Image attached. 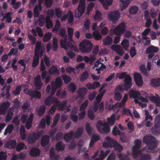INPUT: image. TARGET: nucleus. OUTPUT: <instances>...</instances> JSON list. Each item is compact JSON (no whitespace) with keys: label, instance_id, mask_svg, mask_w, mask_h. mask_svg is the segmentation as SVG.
Here are the masks:
<instances>
[{"label":"nucleus","instance_id":"nucleus-15","mask_svg":"<svg viewBox=\"0 0 160 160\" xmlns=\"http://www.w3.org/2000/svg\"><path fill=\"white\" fill-rule=\"evenodd\" d=\"M38 134L35 132H33L30 134L28 138V142L29 143L33 144L39 137Z\"/></svg>","mask_w":160,"mask_h":160},{"label":"nucleus","instance_id":"nucleus-32","mask_svg":"<svg viewBox=\"0 0 160 160\" xmlns=\"http://www.w3.org/2000/svg\"><path fill=\"white\" fill-rule=\"evenodd\" d=\"M14 127V125L12 124L8 125L4 131V135H6L8 133L11 134L13 130Z\"/></svg>","mask_w":160,"mask_h":160},{"label":"nucleus","instance_id":"nucleus-33","mask_svg":"<svg viewBox=\"0 0 160 160\" xmlns=\"http://www.w3.org/2000/svg\"><path fill=\"white\" fill-rule=\"evenodd\" d=\"M122 3V5L121 6V9L122 10L125 9L127 7L131 2V0H120Z\"/></svg>","mask_w":160,"mask_h":160},{"label":"nucleus","instance_id":"nucleus-34","mask_svg":"<svg viewBox=\"0 0 160 160\" xmlns=\"http://www.w3.org/2000/svg\"><path fill=\"white\" fill-rule=\"evenodd\" d=\"M119 135L120 136V139L122 142L125 143L128 141V138L125 133L122 132Z\"/></svg>","mask_w":160,"mask_h":160},{"label":"nucleus","instance_id":"nucleus-18","mask_svg":"<svg viewBox=\"0 0 160 160\" xmlns=\"http://www.w3.org/2000/svg\"><path fill=\"white\" fill-rule=\"evenodd\" d=\"M112 147L114 148L115 151L119 153H121L123 148V147L116 141L113 142Z\"/></svg>","mask_w":160,"mask_h":160},{"label":"nucleus","instance_id":"nucleus-9","mask_svg":"<svg viewBox=\"0 0 160 160\" xmlns=\"http://www.w3.org/2000/svg\"><path fill=\"white\" fill-rule=\"evenodd\" d=\"M134 78L136 85L138 87H141L143 84V80L141 75L137 72L133 74Z\"/></svg>","mask_w":160,"mask_h":160},{"label":"nucleus","instance_id":"nucleus-44","mask_svg":"<svg viewBox=\"0 0 160 160\" xmlns=\"http://www.w3.org/2000/svg\"><path fill=\"white\" fill-rule=\"evenodd\" d=\"M46 109V108L44 106H42L40 107L38 112V116L39 117L43 116L45 112Z\"/></svg>","mask_w":160,"mask_h":160},{"label":"nucleus","instance_id":"nucleus-52","mask_svg":"<svg viewBox=\"0 0 160 160\" xmlns=\"http://www.w3.org/2000/svg\"><path fill=\"white\" fill-rule=\"evenodd\" d=\"M62 77L64 81V83L66 84H68L71 80V78L66 74L63 75Z\"/></svg>","mask_w":160,"mask_h":160},{"label":"nucleus","instance_id":"nucleus-62","mask_svg":"<svg viewBox=\"0 0 160 160\" xmlns=\"http://www.w3.org/2000/svg\"><path fill=\"white\" fill-rule=\"evenodd\" d=\"M55 11L56 15L58 18H60L63 14V12L59 8H56L55 9Z\"/></svg>","mask_w":160,"mask_h":160},{"label":"nucleus","instance_id":"nucleus-22","mask_svg":"<svg viewBox=\"0 0 160 160\" xmlns=\"http://www.w3.org/2000/svg\"><path fill=\"white\" fill-rule=\"evenodd\" d=\"M13 112L12 111L11 108H9L8 110L5 117V121L6 122H8L12 119L13 117Z\"/></svg>","mask_w":160,"mask_h":160},{"label":"nucleus","instance_id":"nucleus-58","mask_svg":"<svg viewBox=\"0 0 160 160\" xmlns=\"http://www.w3.org/2000/svg\"><path fill=\"white\" fill-rule=\"evenodd\" d=\"M68 38L69 40L72 39L73 34V29L72 28L69 27L68 28Z\"/></svg>","mask_w":160,"mask_h":160},{"label":"nucleus","instance_id":"nucleus-30","mask_svg":"<svg viewBox=\"0 0 160 160\" xmlns=\"http://www.w3.org/2000/svg\"><path fill=\"white\" fill-rule=\"evenodd\" d=\"M64 145L62 142H58L56 145V150L58 152L63 151L64 149Z\"/></svg>","mask_w":160,"mask_h":160},{"label":"nucleus","instance_id":"nucleus-27","mask_svg":"<svg viewBox=\"0 0 160 160\" xmlns=\"http://www.w3.org/2000/svg\"><path fill=\"white\" fill-rule=\"evenodd\" d=\"M129 95L130 98H138V96L140 95V93L138 91L132 90L130 91Z\"/></svg>","mask_w":160,"mask_h":160},{"label":"nucleus","instance_id":"nucleus-59","mask_svg":"<svg viewBox=\"0 0 160 160\" xmlns=\"http://www.w3.org/2000/svg\"><path fill=\"white\" fill-rule=\"evenodd\" d=\"M12 122L16 126H18L20 124V121L19 119L18 116H16L13 118Z\"/></svg>","mask_w":160,"mask_h":160},{"label":"nucleus","instance_id":"nucleus-31","mask_svg":"<svg viewBox=\"0 0 160 160\" xmlns=\"http://www.w3.org/2000/svg\"><path fill=\"white\" fill-rule=\"evenodd\" d=\"M46 28L49 29L51 28L53 25V23L49 17H46L45 18Z\"/></svg>","mask_w":160,"mask_h":160},{"label":"nucleus","instance_id":"nucleus-41","mask_svg":"<svg viewBox=\"0 0 160 160\" xmlns=\"http://www.w3.org/2000/svg\"><path fill=\"white\" fill-rule=\"evenodd\" d=\"M113 2V0H105L103 4V8L106 10L108 9V6L111 5Z\"/></svg>","mask_w":160,"mask_h":160},{"label":"nucleus","instance_id":"nucleus-8","mask_svg":"<svg viewBox=\"0 0 160 160\" xmlns=\"http://www.w3.org/2000/svg\"><path fill=\"white\" fill-rule=\"evenodd\" d=\"M132 78L130 75H128L124 79L123 88L125 90H127L132 86Z\"/></svg>","mask_w":160,"mask_h":160},{"label":"nucleus","instance_id":"nucleus-19","mask_svg":"<svg viewBox=\"0 0 160 160\" xmlns=\"http://www.w3.org/2000/svg\"><path fill=\"white\" fill-rule=\"evenodd\" d=\"M158 51L159 49L158 47L151 45L146 48L145 52L146 54H148L151 53H156Z\"/></svg>","mask_w":160,"mask_h":160},{"label":"nucleus","instance_id":"nucleus-28","mask_svg":"<svg viewBox=\"0 0 160 160\" xmlns=\"http://www.w3.org/2000/svg\"><path fill=\"white\" fill-rule=\"evenodd\" d=\"M84 129L83 127L78 128L75 132V137L76 138H79L82 135Z\"/></svg>","mask_w":160,"mask_h":160},{"label":"nucleus","instance_id":"nucleus-46","mask_svg":"<svg viewBox=\"0 0 160 160\" xmlns=\"http://www.w3.org/2000/svg\"><path fill=\"white\" fill-rule=\"evenodd\" d=\"M140 70L142 73L146 76H148V74L145 67V65L144 64L141 65L140 67Z\"/></svg>","mask_w":160,"mask_h":160},{"label":"nucleus","instance_id":"nucleus-26","mask_svg":"<svg viewBox=\"0 0 160 160\" xmlns=\"http://www.w3.org/2000/svg\"><path fill=\"white\" fill-rule=\"evenodd\" d=\"M74 133L73 131H71L68 133H66L64 135V140L67 142H69L71 140L74 135Z\"/></svg>","mask_w":160,"mask_h":160},{"label":"nucleus","instance_id":"nucleus-37","mask_svg":"<svg viewBox=\"0 0 160 160\" xmlns=\"http://www.w3.org/2000/svg\"><path fill=\"white\" fill-rule=\"evenodd\" d=\"M35 85L36 88H40L42 85L40 76H38L35 78Z\"/></svg>","mask_w":160,"mask_h":160},{"label":"nucleus","instance_id":"nucleus-56","mask_svg":"<svg viewBox=\"0 0 160 160\" xmlns=\"http://www.w3.org/2000/svg\"><path fill=\"white\" fill-rule=\"evenodd\" d=\"M128 75L127 74V72H123L121 73H118L117 74L116 76L120 79H122L125 78Z\"/></svg>","mask_w":160,"mask_h":160},{"label":"nucleus","instance_id":"nucleus-36","mask_svg":"<svg viewBox=\"0 0 160 160\" xmlns=\"http://www.w3.org/2000/svg\"><path fill=\"white\" fill-rule=\"evenodd\" d=\"M115 115L114 114H112L110 118H107L108 124L110 126H113L115 122Z\"/></svg>","mask_w":160,"mask_h":160},{"label":"nucleus","instance_id":"nucleus-43","mask_svg":"<svg viewBox=\"0 0 160 160\" xmlns=\"http://www.w3.org/2000/svg\"><path fill=\"white\" fill-rule=\"evenodd\" d=\"M68 89L70 92H74L76 90L77 87L75 84L73 82H71L69 84Z\"/></svg>","mask_w":160,"mask_h":160},{"label":"nucleus","instance_id":"nucleus-55","mask_svg":"<svg viewBox=\"0 0 160 160\" xmlns=\"http://www.w3.org/2000/svg\"><path fill=\"white\" fill-rule=\"evenodd\" d=\"M88 100H86L81 105L80 108V111H82L83 110L85 109L88 107Z\"/></svg>","mask_w":160,"mask_h":160},{"label":"nucleus","instance_id":"nucleus-12","mask_svg":"<svg viewBox=\"0 0 160 160\" xmlns=\"http://www.w3.org/2000/svg\"><path fill=\"white\" fill-rule=\"evenodd\" d=\"M57 98L51 96H49L47 97L44 101V103L46 106H49L52 103L55 104V102Z\"/></svg>","mask_w":160,"mask_h":160},{"label":"nucleus","instance_id":"nucleus-6","mask_svg":"<svg viewBox=\"0 0 160 160\" xmlns=\"http://www.w3.org/2000/svg\"><path fill=\"white\" fill-rule=\"evenodd\" d=\"M120 14L118 10L111 11L107 16L108 19L113 23H116L120 18Z\"/></svg>","mask_w":160,"mask_h":160},{"label":"nucleus","instance_id":"nucleus-64","mask_svg":"<svg viewBox=\"0 0 160 160\" xmlns=\"http://www.w3.org/2000/svg\"><path fill=\"white\" fill-rule=\"evenodd\" d=\"M129 53L132 58H133L137 54L136 48L134 46L132 47Z\"/></svg>","mask_w":160,"mask_h":160},{"label":"nucleus","instance_id":"nucleus-10","mask_svg":"<svg viewBox=\"0 0 160 160\" xmlns=\"http://www.w3.org/2000/svg\"><path fill=\"white\" fill-rule=\"evenodd\" d=\"M67 101L64 100L62 102L57 99L55 102V104L57 107H58V110L59 111H63L64 108L66 106L67 104Z\"/></svg>","mask_w":160,"mask_h":160},{"label":"nucleus","instance_id":"nucleus-47","mask_svg":"<svg viewBox=\"0 0 160 160\" xmlns=\"http://www.w3.org/2000/svg\"><path fill=\"white\" fill-rule=\"evenodd\" d=\"M85 129L89 135L92 134V128L89 123H87L86 124Z\"/></svg>","mask_w":160,"mask_h":160},{"label":"nucleus","instance_id":"nucleus-45","mask_svg":"<svg viewBox=\"0 0 160 160\" xmlns=\"http://www.w3.org/2000/svg\"><path fill=\"white\" fill-rule=\"evenodd\" d=\"M89 75V73L87 71L83 72L80 76L81 80L82 81H85L88 78Z\"/></svg>","mask_w":160,"mask_h":160},{"label":"nucleus","instance_id":"nucleus-21","mask_svg":"<svg viewBox=\"0 0 160 160\" xmlns=\"http://www.w3.org/2000/svg\"><path fill=\"white\" fill-rule=\"evenodd\" d=\"M49 73L51 75L55 74L58 75L60 74L59 70L57 68V66L55 65H52L48 70Z\"/></svg>","mask_w":160,"mask_h":160},{"label":"nucleus","instance_id":"nucleus-54","mask_svg":"<svg viewBox=\"0 0 160 160\" xmlns=\"http://www.w3.org/2000/svg\"><path fill=\"white\" fill-rule=\"evenodd\" d=\"M32 93V97H35L37 98H41V94L40 91L37 90L33 91Z\"/></svg>","mask_w":160,"mask_h":160},{"label":"nucleus","instance_id":"nucleus-20","mask_svg":"<svg viewBox=\"0 0 160 160\" xmlns=\"http://www.w3.org/2000/svg\"><path fill=\"white\" fill-rule=\"evenodd\" d=\"M40 154V151L38 148H32L30 150L29 154L31 156L33 157L39 156Z\"/></svg>","mask_w":160,"mask_h":160},{"label":"nucleus","instance_id":"nucleus-16","mask_svg":"<svg viewBox=\"0 0 160 160\" xmlns=\"http://www.w3.org/2000/svg\"><path fill=\"white\" fill-rule=\"evenodd\" d=\"M103 128L97 125V128L100 133L102 134L108 133L110 132V129L108 124Z\"/></svg>","mask_w":160,"mask_h":160},{"label":"nucleus","instance_id":"nucleus-48","mask_svg":"<svg viewBox=\"0 0 160 160\" xmlns=\"http://www.w3.org/2000/svg\"><path fill=\"white\" fill-rule=\"evenodd\" d=\"M68 20L69 24H71L74 21V17L72 11H69L68 13Z\"/></svg>","mask_w":160,"mask_h":160},{"label":"nucleus","instance_id":"nucleus-25","mask_svg":"<svg viewBox=\"0 0 160 160\" xmlns=\"http://www.w3.org/2000/svg\"><path fill=\"white\" fill-rule=\"evenodd\" d=\"M132 150V155L135 159L137 158L139 155L140 156L141 154L142 153L141 152V150L139 148H134V147H133Z\"/></svg>","mask_w":160,"mask_h":160},{"label":"nucleus","instance_id":"nucleus-7","mask_svg":"<svg viewBox=\"0 0 160 160\" xmlns=\"http://www.w3.org/2000/svg\"><path fill=\"white\" fill-rule=\"evenodd\" d=\"M126 27L125 23L122 22L114 29L113 32L115 34L120 35L124 32Z\"/></svg>","mask_w":160,"mask_h":160},{"label":"nucleus","instance_id":"nucleus-39","mask_svg":"<svg viewBox=\"0 0 160 160\" xmlns=\"http://www.w3.org/2000/svg\"><path fill=\"white\" fill-rule=\"evenodd\" d=\"M52 34L51 32H48L46 33L43 38V41L44 42H48L51 39Z\"/></svg>","mask_w":160,"mask_h":160},{"label":"nucleus","instance_id":"nucleus-17","mask_svg":"<svg viewBox=\"0 0 160 160\" xmlns=\"http://www.w3.org/2000/svg\"><path fill=\"white\" fill-rule=\"evenodd\" d=\"M50 138L49 136L45 135L42 136L41 138V144L42 147H45L50 142Z\"/></svg>","mask_w":160,"mask_h":160},{"label":"nucleus","instance_id":"nucleus-11","mask_svg":"<svg viewBox=\"0 0 160 160\" xmlns=\"http://www.w3.org/2000/svg\"><path fill=\"white\" fill-rule=\"evenodd\" d=\"M10 102L7 101L0 105V115H5L7 110L10 107Z\"/></svg>","mask_w":160,"mask_h":160},{"label":"nucleus","instance_id":"nucleus-42","mask_svg":"<svg viewBox=\"0 0 160 160\" xmlns=\"http://www.w3.org/2000/svg\"><path fill=\"white\" fill-rule=\"evenodd\" d=\"M138 11V8L135 6H132L129 10V12L131 14H135Z\"/></svg>","mask_w":160,"mask_h":160},{"label":"nucleus","instance_id":"nucleus-23","mask_svg":"<svg viewBox=\"0 0 160 160\" xmlns=\"http://www.w3.org/2000/svg\"><path fill=\"white\" fill-rule=\"evenodd\" d=\"M151 85L155 88L160 86V78H156L152 79L150 82Z\"/></svg>","mask_w":160,"mask_h":160},{"label":"nucleus","instance_id":"nucleus-29","mask_svg":"<svg viewBox=\"0 0 160 160\" xmlns=\"http://www.w3.org/2000/svg\"><path fill=\"white\" fill-rule=\"evenodd\" d=\"M125 50L127 51H129L128 48L129 46V43L127 39L123 40L121 43Z\"/></svg>","mask_w":160,"mask_h":160},{"label":"nucleus","instance_id":"nucleus-63","mask_svg":"<svg viewBox=\"0 0 160 160\" xmlns=\"http://www.w3.org/2000/svg\"><path fill=\"white\" fill-rule=\"evenodd\" d=\"M17 59L16 58H14L13 60L12 63L11 65V67L13 68L15 71H16L18 69V66L15 65L17 61Z\"/></svg>","mask_w":160,"mask_h":160},{"label":"nucleus","instance_id":"nucleus-24","mask_svg":"<svg viewBox=\"0 0 160 160\" xmlns=\"http://www.w3.org/2000/svg\"><path fill=\"white\" fill-rule=\"evenodd\" d=\"M112 38L109 36H106L103 41V44L105 46L111 45L112 43Z\"/></svg>","mask_w":160,"mask_h":160},{"label":"nucleus","instance_id":"nucleus-57","mask_svg":"<svg viewBox=\"0 0 160 160\" xmlns=\"http://www.w3.org/2000/svg\"><path fill=\"white\" fill-rule=\"evenodd\" d=\"M112 132L113 135L114 136H116L120 135V134L122 132L118 129L116 126H114L112 129Z\"/></svg>","mask_w":160,"mask_h":160},{"label":"nucleus","instance_id":"nucleus-50","mask_svg":"<svg viewBox=\"0 0 160 160\" xmlns=\"http://www.w3.org/2000/svg\"><path fill=\"white\" fill-rule=\"evenodd\" d=\"M22 86L21 85L18 86L16 88L15 90L12 91V92L13 94L15 96L19 95L22 90Z\"/></svg>","mask_w":160,"mask_h":160},{"label":"nucleus","instance_id":"nucleus-13","mask_svg":"<svg viewBox=\"0 0 160 160\" xmlns=\"http://www.w3.org/2000/svg\"><path fill=\"white\" fill-rule=\"evenodd\" d=\"M121 46L118 45H113L111 46V48L115 51L118 55L122 56L124 52L123 50L121 49Z\"/></svg>","mask_w":160,"mask_h":160},{"label":"nucleus","instance_id":"nucleus-61","mask_svg":"<svg viewBox=\"0 0 160 160\" xmlns=\"http://www.w3.org/2000/svg\"><path fill=\"white\" fill-rule=\"evenodd\" d=\"M25 61L24 59H20L18 62V63L20 64L21 66L24 68L22 70V72H24L26 67V64L25 63Z\"/></svg>","mask_w":160,"mask_h":160},{"label":"nucleus","instance_id":"nucleus-35","mask_svg":"<svg viewBox=\"0 0 160 160\" xmlns=\"http://www.w3.org/2000/svg\"><path fill=\"white\" fill-rule=\"evenodd\" d=\"M151 156L149 154L142 153L140 156L138 160H151Z\"/></svg>","mask_w":160,"mask_h":160},{"label":"nucleus","instance_id":"nucleus-4","mask_svg":"<svg viewBox=\"0 0 160 160\" xmlns=\"http://www.w3.org/2000/svg\"><path fill=\"white\" fill-rule=\"evenodd\" d=\"M57 35H60L62 38H63V39H62L60 41V44L62 48L65 49H68L67 46V36L66 34V30L64 28H61L57 31H54Z\"/></svg>","mask_w":160,"mask_h":160},{"label":"nucleus","instance_id":"nucleus-51","mask_svg":"<svg viewBox=\"0 0 160 160\" xmlns=\"http://www.w3.org/2000/svg\"><path fill=\"white\" fill-rule=\"evenodd\" d=\"M95 4L93 2L90 3L87 8L86 14L87 15H89L90 14V11L92 10V8L94 7Z\"/></svg>","mask_w":160,"mask_h":160},{"label":"nucleus","instance_id":"nucleus-40","mask_svg":"<svg viewBox=\"0 0 160 160\" xmlns=\"http://www.w3.org/2000/svg\"><path fill=\"white\" fill-rule=\"evenodd\" d=\"M94 19L95 20L101 21L102 19V14L99 11H97L94 16Z\"/></svg>","mask_w":160,"mask_h":160},{"label":"nucleus","instance_id":"nucleus-49","mask_svg":"<svg viewBox=\"0 0 160 160\" xmlns=\"http://www.w3.org/2000/svg\"><path fill=\"white\" fill-rule=\"evenodd\" d=\"M52 49L54 51H57L58 48V40L56 38H53L52 41Z\"/></svg>","mask_w":160,"mask_h":160},{"label":"nucleus","instance_id":"nucleus-5","mask_svg":"<svg viewBox=\"0 0 160 160\" xmlns=\"http://www.w3.org/2000/svg\"><path fill=\"white\" fill-rule=\"evenodd\" d=\"M85 0H80L79 4L76 10L75 17L76 18H80L85 12Z\"/></svg>","mask_w":160,"mask_h":160},{"label":"nucleus","instance_id":"nucleus-60","mask_svg":"<svg viewBox=\"0 0 160 160\" xmlns=\"http://www.w3.org/2000/svg\"><path fill=\"white\" fill-rule=\"evenodd\" d=\"M41 10L37 7V6H35L33 10V15L35 18H37L39 17L40 14L39 11Z\"/></svg>","mask_w":160,"mask_h":160},{"label":"nucleus","instance_id":"nucleus-1","mask_svg":"<svg viewBox=\"0 0 160 160\" xmlns=\"http://www.w3.org/2000/svg\"><path fill=\"white\" fill-rule=\"evenodd\" d=\"M45 49L41 45V42H38L36 44L34 50V54L32 64L33 68H35L38 66L40 58L43 54Z\"/></svg>","mask_w":160,"mask_h":160},{"label":"nucleus","instance_id":"nucleus-53","mask_svg":"<svg viewBox=\"0 0 160 160\" xmlns=\"http://www.w3.org/2000/svg\"><path fill=\"white\" fill-rule=\"evenodd\" d=\"M78 92L79 93V95L81 97H83L84 96L86 93L87 90L85 88H80L78 90Z\"/></svg>","mask_w":160,"mask_h":160},{"label":"nucleus","instance_id":"nucleus-14","mask_svg":"<svg viewBox=\"0 0 160 160\" xmlns=\"http://www.w3.org/2000/svg\"><path fill=\"white\" fill-rule=\"evenodd\" d=\"M52 86H53L56 88L59 89L60 88L62 85V81L60 77L57 78L55 80L54 83L52 82L51 83Z\"/></svg>","mask_w":160,"mask_h":160},{"label":"nucleus","instance_id":"nucleus-38","mask_svg":"<svg viewBox=\"0 0 160 160\" xmlns=\"http://www.w3.org/2000/svg\"><path fill=\"white\" fill-rule=\"evenodd\" d=\"M93 38L97 41L101 40L102 37L100 32L98 31H94L93 32Z\"/></svg>","mask_w":160,"mask_h":160},{"label":"nucleus","instance_id":"nucleus-2","mask_svg":"<svg viewBox=\"0 0 160 160\" xmlns=\"http://www.w3.org/2000/svg\"><path fill=\"white\" fill-rule=\"evenodd\" d=\"M143 141L148 145L147 150L148 152L155 153L157 152L158 142L156 140H152L151 138L146 136L143 138Z\"/></svg>","mask_w":160,"mask_h":160},{"label":"nucleus","instance_id":"nucleus-3","mask_svg":"<svg viewBox=\"0 0 160 160\" xmlns=\"http://www.w3.org/2000/svg\"><path fill=\"white\" fill-rule=\"evenodd\" d=\"M93 45L89 40H84L79 44V49L82 52L89 53L92 50Z\"/></svg>","mask_w":160,"mask_h":160}]
</instances>
